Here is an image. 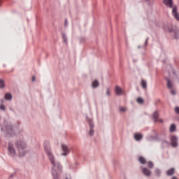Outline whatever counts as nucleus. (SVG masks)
Wrapping results in <instances>:
<instances>
[{
  "label": "nucleus",
  "instance_id": "nucleus-20",
  "mask_svg": "<svg viewBox=\"0 0 179 179\" xmlns=\"http://www.w3.org/2000/svg\"><path fill=\"white\" fill-rule=\"evenodd\" d=\"M0 89H5V81L0 80Z\"/></svg>",
  "mask_w": 179,
  "mask_h": 179
},
{
  "label": "nucleus",
  "instance_id": "nucleus-36",
  "mask_svg": "<svg viewBox=\"0 0 179 179\" xmlns=\"http://www.w3.org/2000/svg\"><path fill=\"white\" fill-rule=\"evenodd\" d=\"M0 3H1V0H0Z\"/></svg>",
  "mask_w": 179,
  "mask_h": 179
},
{
  "label": "nucleus",
  "instance_id": "nucleus-15",
  "mask_svg": "<svg viewBox=\"0 0 179 179\" xmlns=\"http://www.w3.org/2000/svg\"><path fill=\"white\" fill-rule=\"evenodd\" d=\"M167 81V87L168 89H173V83L170 80V79L166 78Z\"/></svg>",
  "mask_w": 179,
  "mask_h": 179
},
{
  "label": "nucleus",
  "instance_id": "nucleus-4",
  "mask_svg": "<svg viewBox=\"0 0 179 179\" xmlns=\"http://www.w3.org/2000/svg\"><path fill=\"white\" fill-rule=\"evenodd\" d=\"M171 142L173 148H177V146H178V139L177 138V136H172L171 138Z\"/></svg>",
  "mask_w": 179,
  "mask_h": 179
},
{
  "label": "nucleus",
  "instance_id": "nucleus-3",
  "mask_svg": "<svg viewBox=\"0 0 179 179\" xmlns=\"http://www.w3.org/2000/svg\"><path fill=\"white\" fill-rule=\"evenodd\" d=\"M15 145L18 149V152H20V156H24V154H22V152H23V149H24V148H26V144H24V143H23V141H17L15 143Z\"/></svg>",
  "mask_w": 179,
  "mask_h": 179
},
{
  "label": "nucleus",
  "instance_id": "nucleus-35",
  "mask_svg": "<svg viewBox=\"0 0 179 179\" xmlns=\"http://www.w3.org/2000/svg\"><path fill=\"white\" fill-rule=\"evenodd\" d=\"M1 103H3V100H1Z\"/></svg>",
  "mask_w": 179,
  "mask_h": 179
},
{
  "label": "nucleus",
  "instance_id": "nucleus-13",
  "mask_svg": "<svg viewBox=\"0 0 179 179\" xmlns=\"http://www.w3.org/2000/svg\"><path fill=\"white\" fill-rule=\"evenodd\" d=\"M152 117H153L154 122H157L158 119H159V113H157V111H155L153 113Z\"/></svg>",
  "mask_w": 179,
  "mask_h": 179
},
{
  "label": "nucleus",
  "instance_id": "nucleus-2",
  "mask_svg": "<svg viewBox=\"0 0 179 179\" xmlns=\"http://www.w3.org/2000/svg\"><path fill=\"white\" fill-rule=\"evenodd\" d=\"M165 30L166 31L171 33V35L175 37V38H179V30L177 29V27L169 25L165 27Z\"/></svg>",
  "mask_w": 179,
  "mask_h": 179
},
{
  "label": "nucleus",
  "instance_id": "nucleus-7",
  "mask_svg": "<svg viewBox=\"0 0 179 179\" xmlns=\"http://www.w3.org/2000/svg\"><path fill=\"white\" fill-rule=\"evenodd\" d=\"M134 137L135 141H139L142 139V138H143V135H142L141 133H136L134 134Z\"/></svg>",
  "mask_w": 179,
  "mask_h": 179
},
{
  "label": "nucleus",
  "instance_id": "nucleus-21",
  "mask_svg": "<svg viewBox=\"0 0 179 179\" xmlns=\"http://www.w3.org/2000/svg\"><path fill=\"white\" fill-rule=\"evenodd\" d=\"M139 162L141 164H146V159H145L143 157H139Z\"/></svg>",
  "mask_w": 179,
  "mask_h": 179
},
{
  "label": "nucleus",
  "instance_id": "nucleus-26",
  "mask_svg": "<svg viewBox=\"0 0 179 179\" xmlns=\"http://www.w3.org/2000/svg\"><path fill=\"white\" fill-rule=\"evenodd\" d=\"M0 110H2L3 111H5V110H6V108L5 107L3 103H1V105L0 106Z\"/></svg>",
  "mask_w": 179,
  "mask_h": 179
},
{
  "label": "nucleus",
  "instance_id": "nucleus-16",
  "mask_svg": "<svg viewBox=\"0 0 179 179\" xmlns=\"http://www.w3.org/2000/svg\"><path fill=\"white\" fill-rule=\"evenodd\" d=\"M175 169L174 168H172L166 171V174L168 176H173L174 174Z\"/></svg>",
  "mask_w": 179,
  "mask_h": 179
},
{
  "label": "nucleus",
  "instance_id": "nucleus-34",
  "mask_svg": "<svg viewBox=\"0 0 179 179\" xmlns=\"http://www.w3.org/2000/svg\"><path fill=\"white\" fill-rule=\"evenodd\" d=\"M159 122H163V120H159Z\"/></svg>",
  "mask_w": 179,
  "mask_h": 179
},
{
  "label": "nucleus",
  "instance_id": "nucleus-37",
  "mask_svg": "<svg viewBox=\"0 0 179 179\" xmlns=\"http://www.w3.org/2000/svg\"><path fill=\"white\" fill-rule=\"evenodd\" d=\"M66 179H68V178H66Z\"/></svg>",
  "mask_w": 179,
  "mask_h": 179
},
{
  "label": "nucleus",
  "instance_id": "nucleus-17",
  "mask_svg": "<svg viewBox=\"0 0 179 179\" xmlns=\"http://www.w3.org/2000/svg\"><path fill=\"white\" fill-rule=\"evenodd\" d=\"M176 128H177V127H176V124H172L171 125L170 128H169L170 132H174V131H176Z\"/></svg>",
  "mask_w": 179,
  "mask_h": 179
},
{
  "label": "nucleus",
  "instance_id": "nucleus-11",
  "mask_svg": "<svg viewBox=\"0 0 179 179\" xmlns=\"http://www.w3.org/2000/svg\"><path fill=\"white\" fill-rule=\"evenodd\" d=\"M8 150L13 155H16V151H15V148H13V145L12 144L8 145Z\"/></svg>",
  "mask_w": 179,
  "mask_h": 179
},
{
  "label": "nucleus",
  "instance_id": "nucleus-24",
  "mask_svg": "<svg viewBox=\"0 0 179 179\" xmlns=\"http://www.w3.org/2000/svg\"><path fill=\"white\" fill-rule=\"evenodd\" d=\"M148 169H153V162H148Z\"/></svg>",
  "mask_w": 179,
  "mask_h": 179
},
{
  "label": "nucleus",
  "instance_id": "nucleus-23",
  "mask_svg": "<svg viewBox=\"0 0 179 179\" xmlns=\"http://www.w3.org/2000/svg\"><path fill=\"white\" fill-rule=\"evenodd\" d=\"M137 103H138L139 104H143V99L142 98H138L136 99Z\"/></svg>",
  "mask_w": 179,
  "mask_h": 179
},
{
  "label": "nucleus",
  "instance_id": "nucleus-27",
  "mask_svg": "<svg viewBox=\"0 0 179 179\" xmlns=\"http://www.w3.org/2000/svg\"><path fill=\"white\" fill-rule=\"evenodd\" d=\"M155 173L157 176H160V170L156 169Z\"/></svg>",
  "mask_w": 179,
  "mask_h": 179
},
{
  "label": "nucleus",
  "instance_id": "nucleus-25",
  "mask_svg": "<svg viewBox=\"0 0 179 179\" xmlns=\"http://www.w3.org/2000/svg\"><path fill=\"white\" fill-rule=\"evenodd\" d=\"M63 40L65 43H68V38H66V35L65 34H63Z\"/></svg>",
  "mask_w": 179,
  "mask_h": 179
},
{
  "label": "nucleus",
  "instance_id": "nucleus-22",
  "mask_svg": "<svg viewBox=\"0 0 179 179\" xmlns=\"http://www.w3.org/2000/svg\"><path fill=\"white\" fill-rule=\"evenodd\" d=\"M127 108L126 107L120 106L119 108L120 113H125V111H127Z\"/></svg>",
  "mask_w": 179,
  "mask_h": 179
},
{
  "label": "nucleus",
  "instance_id": "nucleus-32",
  "mask_svg": "<svg viewBox=\"0 0 179 179\" xmlns=\"http://www.w3.org/2000/svg\"><path fill=\"white\" fill-rule=\"evenodd\" d=\"M36 80V76L32 77V82H34Z\"/></svg>",
  "mask_w": 179,
  "mask_h": 179
},
{
  "label": "nucleus",
  "instance_id": "nucleus-14",
  "mask_svg": "<svg viewBox=\"0 0 179 179\" xmlns=\"http://www.w3.org/2000/svg\"><path fill=\"white\" fill-rule=\"evenodd\" d=\"M99 80H94L92 83V86L94 89H96V87H99Z\"/></svg>",
  "mask_w": 179,
  "mask_h": 179
},
{
  "label": "nucleus",
  "instance_id": "nucleus-1",
  "mask_svg": "<svg viewBox=\"0 0 179 179\" xmlns=\"http://www.w3.org/2000/svg\"><path fill=\"white\" fill-rule=\"evenodd\" d=\"M45 152L46 155L48 156L49 160H50L52 164H53V168L52 169V173L55 179H58V173H57V169H55V167H57V164L55 163V157H54V155H52V152H51V148H50L49 144H45L44 145Z\"/></svg>",
  "mask_w": 179,
  "mask_h": 179
},
{
  "label": "nucleus",
  "instance_id": "nucleus-30",
  "mask_svg": "<svg viewBox=\"0 0 179 179\" xmlns=\"http://www.w3.org/2000/svg\"><path fill=\"white\" fill-rule=\"evenodd\" d=\"M64 26H68V20H65Z\"/></svg>",
  "mask_w": 179,
  "mask_h": 179
},
{
  "label": "nucleus",
  "instance_id": "nucleus-19",
  "mask_svg": "<svg viewBox=\"0 0 179 179\" xmlns=\"http://www.w3.org/2000/svg\"><path fill=\"white\" fill-rule=\"evenodd\" d=\"M5 99L6 100H9V101L12 100V94H10L9 93L6 94H5Z\"/></svg>",
  "mask_w": 179,
  "mask_h": 179
},
{
  "label": "nucleus",
  "instance_id": "nucleus-5",
  "mask_svg": "<svg viewBox=\"0 0 179 179\" xmlns=\"http://www.w3.org/2000/svg\"><path fill=\"white\" fill-rule=\"evenodd\" d=\"M62 150L64 152L63 154H62V156H68V155H69V148H68L67 145H62Z\"/></svg>",
  "mask_w": 179,
  "mask_h": 179
},
{
  "label": "nucleus",
  "instance_id": "nucleus-31",
  "mask_svg": "<svg viewBox=\"0 0 179 179\" xmlns=\"http://www.w3.org/2000/svg\"><path fill=\"white\" fill-rule=\"evenodd\" d=\"M171 94H173V95H174V94H176V91L171 90Z\"/></svg>",
  "mask_w": 179,
  "mask_h": 179
},
{
  "label": "nucleus",
  "instance_id": "nucleus-33",
  "mask_svg": "<svg viewBox=\"0 0 179 179\" xmlns=\"http://www.w3.org/2000/svg\"><path fill=\"white\" fill-rule=\"evenodd\" d=\"M171 179H178V178H177V177L176 176H173Z\"/></svg>",
  "mask_w": 179,
  "mask_h": 179
},
{
  "label": "nucleus",
  "instance_id": "nucleus-28",
  "mask_svg": "<svg viewBox=\"0 0 179 179\" xmlns=\"http://www.w3.org/2000/svg\"><path fill=\"white\" fill-rule=\"evenodd\" d=\"M175 111H176V114H179V107H176Z\"/></svg>",
  "mask_w": 179,
  "mask_h": 179
},
{
  "label": "nucleus",
  "instance_id": "nucleus-6",
  "mask_svg": "<svg viewBox=\"0 0 179 179\" xmlns=\"http://www.w3.org/2000/svg\"><path fill=\"white\" fill-rule=\"evenodd\" d=\"M115 92L117 96H122V94H124V91H122V88L118 85L115 86Z\"/></svg>",
  "mask_w": 179,
  "mask_h": 179
},
{
  "label": "nucleus",
  "instance_id": "nucleus-8",
  "mask_svg": "<svg viewBox=\"0 0 179 179\" xmlns=\"http://www.w3.org/2000/svg\"><path fill=\"white\" fill-rule=\"evenodd\" d=\"M172 13L176 20H179L178 13H177V8L173 7L172 10Z\"/></svg>",
  "mask_w": 179,
  "mask_h": 179
},
{
  "label": "nucleus",
  "instance_id": "nucleus-12",
  "mask_svg": "<svg viewBox=\"0 0 179 179\" xmlns=\"http://www.w3.org/2000/svg\"><path fill=\"white\" fill-rule=\"evenodd\" d=\"M90 136H93L94 135V131L93 130V128H94V125L92 124V122H90Z\"/></svg>",
  "mask_w": 179,
  "mask_h": 179
},
{
  "label": "nucleus",
  "instance_id": "nucleus-9",
  "mask_svg": "<svg viewBox=\"0 0 179 179\" xmlns=\"http://www.w3.org/2000/svg\"><path fill=\"white\" fill-rule=\"evenodd\" d=\"M164 3L169 8H173V0H164Z\"/></svg>",
  "mask_w": 179,
  "mask_h": 179
},
{
  "label": "nucleus",
  "instance_id": "nucleus-18",
  "mask_svg": "<svg viewBox=\"0 0 179 179\" xmlns=\"http://www.w3.org/2000/svg\"><path fill=\"white\" fill-rule=\"evenodd\" d=\"M141 86L143 89H146V87H148V84L146 83L145 80H141Z\"/></svg>",
  "mask_w": 179,
  "mask_h": 179
},
{
  "label": "nucleus",
  "instance_id": "nucleus-10",
  "mask_svg": "<svg viewBox=\"0 0 179 179\" xmlns=\"http://www.w3.org/2000/svg\"><path fill=\"white\" fill-rule=\"evenodd\" d=\"M143 173L147 177H150V174H152V172L150 171V170H149L146 168L143 169Z\"/></svg>",
  "mask_w": 179,
  "mask_h": 179
},
{
  "label": "nucleus",
  "instance_id": "nucleus-29",
  "mask_svg": "<svg viewBox=\"0 0 179 179\" xmlns=\"http://www.w3.org/2000/svg\"><path fill=\"white\" fill-rule=\"evenodd\" d=\"M106 94H107V96H110V89H108V90H106Z\"/></svg>",
  "mask_w": 179,
  "mask_h": 179
}]
</instances>
